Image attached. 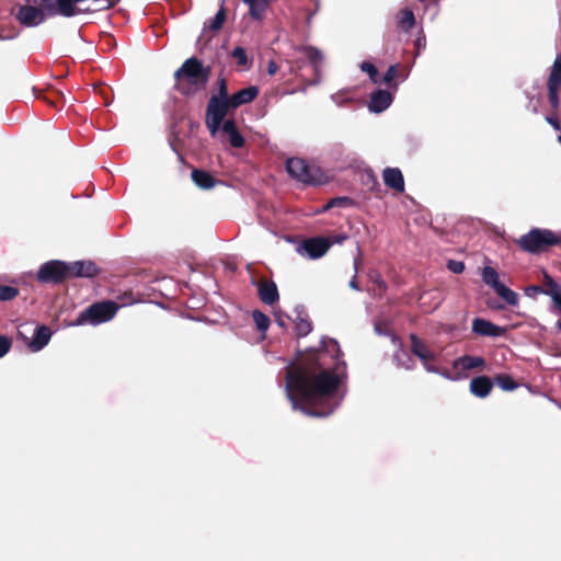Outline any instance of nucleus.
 <instances>
[{"instance_id": "obj_33", "label": "nucleus", "mask_w": 561, "mask_h": 561, "mask_svg": "<svg viewBox=\"0 0 561 561\" xmlns=\"http://www.w3.org/2000/svg\"><path fill=\"white\" fill-rule=\"evenodd\" d=\"M354 205V201L347 196H339L331 198L328 204L324 206V209H330L333 207H350Z\"/></svg>"}, {"instance_id": "obj_1", "label": "nucleus", "mask_w": 561, "mask_h": 561, "mask_svg": "<svg viewBox=\"0 0 561 561\" xmlns=\"http://www.w3.org/2000/svg\"><path fill=\"white\" fill-rule=\"evenodd\" d=\"M322 347L307 352L286 368V392L293 409L308 416L325 417L335 409L346 363L339 343L323 339Z\"/></svg>"}, {"instance_id": "obj_44", "label": "nucleus", "mask_w": 561, "mask_h": 561, "mask_svg": "<svg viewBox=\"0 0 561 561\" xmlns=\"http://www.w3.org/2000/svg\"><path fill=\"white\" fill-rule=\"evenodd\" d=\"M447 267L455 274H460L465 271V264L461 261L449 260Z\"/></svg>"}, {"instance_id": "obj_46", "label": "nucleus", "mask_w": 561, "mask_h": 561, "mask_svg": "<svg viewBox=\"0 0 561 561\" xmlns=\"http://www.w3.org/2000/svg\"><path fill=\"white\" fill-rule=\"evenodd\" d=\"M238 128L232 119H228L226 122H222V131L228 134L229 136L237 131Z\"/></svg>"}, {"instance_id": "obj_28", "label": "nucleus", "mask_w": 561, "mask_h": 561, "mask_svg": "<svg viewBox=\"0 0 561 561\" xmlns=\"http://www.w3.org/2000/svg\"><path fill=\"white\" fill-rule=\"evenodd\" d=\"M493 382L496 383L504 391H513L518 388V382L507 374H497L493 378Z\"/></svg>"}, {"instance_id": "obj_43", "label": "nucleus", "mask_w": 561, "mask_h": 561, "mask_svg": "<svg viewBox=\"0 0 561 561\" xmlns=\"http://www.w3.org/2000/svg\"><path fill=\"white\" fill-rule=\"evenodd\" d=\"M218 84H219V88H218V98L220 99H224V100H229L230 96L228 95V85H227V81L225 78H219L218 80Z\"/></svg>"}, {"instance_id": "obj_24", "label": "nucleus", "mask_w": 561, "mask_h": 561, "mask_svg": "<svg viewBox=\"0 0 561 561\" xmlns=\"http://www.w3.org/2000/svg\"><path fill=\"white\" fill-rule=\"evenodd\" d=\"M57 14L66 18H71L80 13V10L75 5L78 0H56Z\"/></svg>"}, {"instance_id": "obj_50", "label": "nucleus", "mask_w": 561, "mask_h": 561, "mask_svg": "<svg viewBox=\"0 0 561 561\" xmlns=\"http://www.w3.org/2000/svg\"><path fill=\"white\" fill-rule=\"evenodd\" d=\"M277 70H278V66L276 65L275 61L271 60L267 65L268 75L273 76L277 72Z\"/></svg>"}, {"instance_id": "obj_27", "label": "nucleus", "mask_w": 561, "mask_h": 561, "mask_svg": "<svg viewBox=\"0 0 561 561\" xmlns=\"http://www.w3.org/2000/svg\"><path fill=\"white\" fill-rule=\"evenodd\" d=\"M493 289L510 306H516L518 304V295L514 290L506 287L504 284L501 283Z\"/></svg>"}, {"instance_id": "obj_39", "label": "nucleus", "mask_w": 561, "mask_h": 561, "mask_svg": "<svg viewBox=\"0 0 561 561\" xmlns=\"http://www.w3.org/2000/svg\"><path fill=\"white\" fill-rule=\"evenodd\" d=\"M41 9L47 12L48 15L54 16L57 14V2L53 0H41Z\"/></svg>"}, {"instance_id": "obj_13", "label": "nucleus", "mask_w": 561, "mask_h": 561, "mask_svg": "<svg viewBox=\"0 0 561 561\" xmlns=\"http://www.w3.org/2000/svg\"><path fill=\"white\" fill-rule=\"evenodd\" d=\"M472 332L479 336L496 337L503 335L506 330L489 320L476 318L472 321Z\"/></svg>"}, {"instance_id": "obj_45", "label": "nucleus", "mask_w": 561, "mask_h": 561, "mask_svg": "<svg viewBox=\"0 0 561 561\" xmlns=\"http://www.w3.org/2000/svg\"><path fill=\"white\" fill-rule=\"evenodd\" d=\"M539 294H543V287L540 285H530L525 288V295L527 297L536 298Z\"/></svg>"}, {"instance_id": "obj_20", "label": "nucleus", "mask_w": 561, "mask_h": 561, "mask_svg": "<svg viewBox=\"0 0 561 561\" xmlns=\"http://www.w3.org/2000/svg\"><path fill=\"white\" fill-rule=\"evenodd\" d=\"M191 178L194 184L202 190H210L219 183L209 172L202 169H193Z\"/></svg>"}, {"instance_id": "obj_49", "label": "nucleus", "mask_w": 561, "mask_h": 561, "mask_svg": "<svg viewBox=\"0 0 561 561\" xmlns=\"http://www.w3.org/2000/svg\"><path fill=\"white\" fill-rule=\"evenodd\" d=\"M546 119L556 130H559L561 128L560 122L557 117L548 116Z\"/></svg>"}, {"instance_id": "obj_17", "label": "nucleus", "mask_w": 561, "mask_h": 561, "mask_svg": "<svg viewBox=\"0 0 561 561\" xmlns=\"http://www.w3.org/2000/svg\"><path fill=\"white\" fill-rule=\"evenodd\" d=\"M392 94L387 90H377L370 94L369 110L374 113H381L392 103Z\"/></svg>"}, {"instance_id": "obj_19", "label": "nucleus", "mask_w": 561, "mask_h": 561, "mask_svg": "<svg viewBox=\"0 0 561 561\" xmlns=\"http://www.w3.org/2000/svg\"><path fill=\"white\" fill-rule=\"evenodd\" d=\"M259 92V88L255 85L241 89L240 91L233 93L230 96V106L234 110L240 107L241 105L251 103L253 100L257 98Z\"/></svg>"}, {"instance_id": "obj_4", "label": "nucleus", "mask_w": 561, "mask_h": 561, "mask_svg": "<svg viewBox=\"0 0 561 561\" xmlns=\"http://www.w3.org/2000/svg\"><path fill=\"white\" fill-rule=\"evenodd\" d=\"M118 310V305L112 300H103L100 302L92 304L84 310H82L73 325L92 324L96 325L103 322H107L114 318Z\"/></svg>"}, {"instance_id": "obj_25", "label": "nucleus", "mask_w": 561, "mask_h": 561, "mask_svg": "<svg viewBox=\"0 0 561 561\" xmlns=\"http://www.w3.org/2000/svg\"><path fill=\"white\" fill-rule=\"evenodd\" d=\"M225 1H222L220 9L216 13V15L205 23L204 30L210 31V32H218L221 30L225 21H226V9L224 7Z\"/></svg>"}, {"instance_id": "obj_16", "label": "nucleus", "mask_w": 561, "mask_h": 561, "mask_svg": "<svg viewBox=\"0 0 561 561\" xmlns=\"http://www.w3.org/2000/svg\"><path fill=\"white\" fill-rule=\"evenodd\" d=\"M230 108L232 107L230 106L229 100H224L213 95L210 96L207 104L206 116L224 121Z\"/></svg>"}, {"instance_id": "obj_38", "label": "nucleus", "mask_w": 561, "mask_h": 561, "mask_svg": "<svg viewBox=\"0 0 561 561\" xmlns=\"http://www.w3.org/2000/svg\"><path fill=\"white\" fill-rule=\"evenodd\" d=\"M398 71L399 65H391L383 75L382 82L388 85H391L392 81L398 76Z\"/></svg>"}, {"instance_id": "obj_29", "label": "nucleus", "mask_w": 561, "mask_h": 561, "mask_svg": "<svg viewBox=\"0 0 561 561\" xmlns=\"http://www.w3.org/2000/svg\"><path fill=\"white\" fill-rule=\"evenodd\" d=\"M301 50L304 51L309 62L314 67V69L321 65L323 55L318 48L313 46H305L301 48Z\"/></svg>"}, {"instance_id": "obj_35", "label": "nucleus", "mask_w": 561, "mask_h": 561, "mask_svg": "<svg viewBox=\"0 0 561 561\" xmlns=\"http://www.w3.org/2000/svg\"><path fill=\"white\" fill-rule=\"evenodd\" d=\"M231 56L237 60V64L239 66H248L249 64V58H248V55H247V51L243 47L241 46H237L233 48V50L231 51Z\"/></svg>"}, {"instance_id": "obj_3", "label": "nucleus", "mask_w": 561, "mask_h": 561, "mask_svg": "<svg viewBox=\"0 0 561 561\" xmlns=\"http://www.w3.org/2000/svg\"><path fill=\"white\" fill-rule=\"evenodd\" d=\"M561 239L549 229L533 228L526 234L516 240L517 245L524 252L538 254L550 247L559 245Z\"/></svg>"}, {"instance_id": "obj_2", "label": "nucleus", "mask_w": 561, "mask_h": 561, "mask_svg": "<svg viewBox=\"0 0 561 561\" xmlns=\"http://www.w3.org/2000/svg\"><path fill=\"white\" fill-rule=\"evenodd\" d=\"M209 76V67H204L196 57L187 58L174 72V89L184 96H193L205 89Z\"/></svg>"}, {"instance_id": "obj_53", "label": "nucleus", "mask_w": 561, "mask_h": 561, "mask_svg": "<svg viewBox=\"0 0 561 561\" xmlns=\"http://www.w3.org/2000/svg\"><path fill=\"white\" fill-rule=\"evenodd\" d=\"M377 284H378L379 288H381V289H386V283H385L382 279H379V280L377 282Z\"/></svg>"}, {"instance_id": "obj_40", "label": "nucleus", "mask_w": 561, "mask_h": 561, "mask_svg": "<svg viewBox=\"0 0 561 561\" xmlns=\"http://www.w3.org/2000/svg\"><path fill=\"white\" fill-rule=\"evenodd\" d=\"M224 121L206 116L205 124L213 136L216 135Z\"/></svg>"}, {"instance_id": "obj_22", "label": "nucleus", "mask_w": 561, "mask_h": 561, "mask_svg": "<svg viewBox=\"0 0 561 561\" xmlns=\"http://www.w3.org/2000/svg\"><path fill=\"white\" fill-rule=\"evenodd\" d=\"M249 5V14L253 20L262 21L266 9L273 0H242Z\"/></svg>"}, {"instance_id": "obj_11", "label": "nucleus", "mask_w": 561, "mask_h": 561, "mask_svg": "<svg viewBox=\"0 0 561 561\" xmlns=\"http://www.w3.org/2000/svg\"><path fill=\"white\" fill-rule=\"evenodd\" d=\"M485 367L486 362L482 356L462 355L453 362V368L458 371L457 376L459 374L460 376H466L461 374V371L473 369L484 370Z\"/></svg>"}, {"instance_id": "obj_26", "label": "nucleus", "mask_w": 561, "mask_h": 561, "mask_svg": "<svg viewBox=\"0 0 561 561\" xmlns=\"http://www.w3.org/2000/svg\"><path fill=\"white\" fill-rule=\"evenodd\" d=\"M397 24L405 32L412 30L415 25L414 13L410 9L401 10L397 15Z\"/></svg>"}, {"instance_id": "obj_10", "label": "nucleus", "mask_w": 561, "mask_h": 561, "mask_svg": "<svg viewBox=\"0 0 561 561\" xmlns=\"http://www.w3.org/2000/svg\"><path fill=\"white\" fill-rule=\"evenodd\" d=\"M18 334L27 343L32 352H38L49 343L53 332L49 327L39 325L35 329L34 336L31 341H28L21 331H18Z\"/></svg>"}, {"instance_id": "obj_47", "label": "nucleus", "mask_w": 561, "mask_h": 561, "mask_svg": "<svg viewBox=\"0 0 561 561\" xmlns=\"http://www.w3.org/2000/svg\"><path fill=\"white\" fill-rule=\"evenodd\" d=\"M325 239H329L330 247H331L332 244H335V243H342L343 241H345L347 239V236L344 233L333 234V236L327 237Z\"/></svg>"}, {"instance_id": "obj_32", "label": "nucleus", "mask_w": 561, "mask_h": 561, "mask_svg": "<svg viewBox=\"0 0 561 561\" xmlns=\"http://www.w3.org/2000/svg\"><path fill=\"white\" fill-rule=\"evenodd\" d=\"M252 317L257 330L264 332L268 329L271 320L265 313L260 310H254Z\"/></svg>"}, {"instance_id": "obj_7", "label": "nucleus", "mask_w": 561, "mask_h": 561, "mask_svg": "<svg viewBox=\"0 0 561 561\" xmlns=\"http://www.w3.org/2000/svg\"><path fill=\"white\" fill-rule=\"evenodd\" d=\"M561 87V53L557 55L547 80L548 101L553 110L560 105L559 90Z\"/></svg>"}, {"instance_id": "obj_23", "label": "nucleus", "mask_w": 561, "mask_h": 561, "mask_svg": "<svg viewBox=\"0 0 561 561\" xmlns=\"http://www.w3.org/2000/svg\"><path fill=\"white\" fill-rule=\"evenodd\" d=\"M312 330V323L308 319L307 313L300 309L296 310L295 318V332L298 337H304L308 335Z\"/></svg>"}, {"instance_id": "obj_36", "label": "nucleus", "mask_w": 561, "mask_h": 561, "mask_svg": "<svg viewBox=\"0 0 561 561\" xmlns=\"http://www.w3.org/2000/svg\"><path fill=\"white\" fill-rule=\"evenodd\" d=\"M422 363L424 365V368L428 373L440 374L445 378H448V379H451V380H457V379L466 378V376H460V374L458 375V377H451V375H450V373L448 370H439L436 366L432 365L430 362H422Z\"/></svg>"}, {"instance_id": "obj_30", "label": "nucleus", "mask_w": 561, "mask_h": 561, "mask_svg": "<svg viewBox=\"0 0 561 561\" xmlns=\"http://www.w3.org/2000/svg\"><path fill=\"white\" fill-rule=\"evenodd\" d=\"M482 280L485 285L490 286L491 288L496 287L499 284H501L499 279V273L494 267L491 266H484L481 273Z\"/></svg>"}, {"instance_id": "obj_54", "label": "nucleus", "mask_w": 561, "mask_h": 561, "mask_svg": "<svg viewBox=\"0 0 561 561\" xmlns=\"http://www.w3.org/2000/svg\"><path fill=\"white\" fill-rule=\"evenodd\" d=\"M557 328L561 331V319L557 322Z\"/></svg>"}, {"instance_id": "obj_48", "label": "nucleus", "mask_w": 561, "mask_h": 561, "mask_svg": "<svg viewBox=\"0 0 561 561\" xmlns=\"http://www.w3.org/2000/svg\"><path fill=\"white\" fill-rule=\"evenodd\" d=\"M553 307L561 312V289L554 294L552 297Z\"/></svg>"}, {"instance_id": "obj_18", "label": "nucleus", "mask_w": 561, "mask_h": 561, "mask_svg": "<svg viewBox=\"0 0 561 561\" xmlns=\"http://www.w3.org/2000/svg\"><path fill=\"white\" fill-rule=\"evenodd\" d=\"M382 179L387 187L398 193L404 192V179L399 168H386L382 171Z\"/></svg>"}, {"instance_id": "obj_37", "label": "nucleus", "mask_w": 561, "mask_h": 561, "mask_svg": "<svg viewBox=\"0 0 561 561\" xmlns=\"http://www.w3.org/2000/svg\"><path fill=\"white\" fill-rule=\"evenodd\" d=\"M360 68H362L363 71L368 73L370 80L374 83H378L379 82V80H378V70L375 67V65L365 61V62L362 64Z\"/></svg>"}, {"instance_id": "obj_55", "label": "nucleus", "mask_w": 561, "mask_h": 561, "mask_svg": "<svg viewBox=\"0 0 561 561\" xmlns=\"http://www.w3.org/2000/svg\"><path fill=\"white\" fill-rule=\"evenodd\" d=\"M558 139H559V141H560V144H561V135L559 136V138H558Z\"/></svg>"}, {"instance_id": "obj_8", "label": "nucleus", "mask_w": 561, "mask_h": 561, "mask_svg": "<svg viewBox=\"0 0 561 561\" xmlns=\"http://www.w3.org/2000/svg\"><path fill=\"white\" fill-rule=\"evenodd\" d=\"M329 249V239L324 237H313L304 240L297 250L301 254L306 253L310 259H319L323 256Z\"/></svg>"}, {"instance_id": "obj_34", "label": "nucleus", "mask_w": 561, "mask_h": 561, "mask_svg": "<svg viewBox=\"0 0 561 561\" xmlns=\"http://www.w3.org/2000/svg\"><path fill=\"white\" fill-rule=\"evenodd\" d=\"M19 296V289L9 285H0V301H10Z\"/></svg>"}, {"instance_id": "obj_9", "label": "nucleus", "mask_w": 561, "mask_h": 561, "mask_svg": "<svg viewBox=\"0 0 561 561\" xmlns=\"http://www.w3.org/2000/svg\"><path fill=\"white\" fill-rule=\"evenodd\" d=\"M20 24L26 27H34L45 21V13L41 8L33 5H21L15 14Z\"/></svg>"}, {"instance_id": "obj_12", "label": "nucleus", "mask_w": 561, "mask_h": 561, "mask_svg": "<svg viewBox=\"0 0 561 561\" xmlns=\"http://www.w3.org/2000/svg\"><path fill=\"white\" fill-rule=\"evenodd\" d=\"M69 278L88 277L92 278L100 273V268L93 261H76L68 263Z\"/></svg>"}, {"instance_id": "obj_31", "label": "nucleus", "mask_w": 561, "mask_h": 561, "mask_svg": "<svg viewBox=\"0 0 561 561\" xmlns=\"http://www.w3.org/2000/svg\"><path fill=\"white\" fill-rule=\"evenodd\" d=\"M543 295L552 297L557 294L561 286L548 274L543 273Z\"/></svg>"}, {"instance_id": "obj_14", "label": "nucleus", "mask_w": 561, "mask_h": 561, "mask_svg": "<svg viewBox=\"0 0 561 561\" xmlns=\"http://www.w3.org/2000/svg\"><path fill=\"white\" fill-rule=\"evenodd\" d=\"M257 294L260 300L268 306L274 305L279 299V294L275 282L265 278L259 280Z\"/></svg>"}, {"instance_id": "obj_5", "label": "nucleus", "mask_w": 561, "mask_h": 561, "mask_svg": "<svg viewBox=\"0 0 561 561\" xmlns=\"http://www.w3.org/2000/svg\"><path fill=\"white\" fill-rule=\"evenodd\" d=\"M69 278L68 263L51 260L41 265L36 279L43 284H60Z\"/></svg>"}, {"instance_id": "obj_52", "label": "nucleus", "mask_w": 561, "mask_h": 561, "mask_svg": "<svg viewBox=\"0 0 561 561\" xmlns=\"http://www.w3.org/2000/svg\"><path fill=\"white\" fill-rule=\"evenodd\" d=\"M119 0H107V9L113 8Z\"/></svg>"}, {"instance_id": "obj_41", "label": "nucleus", "mask_w": 561, "mask_h": 561, "mask_svg": "<svg viewBox=\"0 0 561 561\" xmlns=\"http://www.w3.org/2000/svg\"><path fill=\"white\" fill-rule=\"evenodd\" d=\"M229 142L233 148H241L244 145V138L239 130L229 136Z\"/></svg>"}, {"instance_id": "obj_6", "label": "nucleus", "mask_w": 561, "mask_h": 561, "mask_svg": "<svg viewBox=\"0 0 561 561\" xmlns=\"http://www.w3.org/2000/svg\"><path fill=\"white\" fill-rule=\"evenodd\" d=\"M286 170L293 179L305 184L320 183L317 178L318 169L312 168L301 158H289L286 161Z\"/></svg>"}, {"instance_id": "obj_51", "label": "nucleus", "mask_w": 561, "mask_h": 561, "mask_svg": "<svg viewBox=\"0 0 561 561\" xmlns=\"http://www.w3.org/2000/svg\"><path fill=\"white\" fill-rule=\"evenodd\" d=\"M350 286H351L353 289L359 290V287H358V283H357L356 276H354V277L351 279V282H350Z\"/></svg>"}, {"instance_id": "obj_21", "label": "nucleus", "mask_w": 561, "mask_h": 561, "mask_svg": "<svg viewBox=\"0 0 561 561\" xmlns=\"http://www.w3.org/2000/svg\"><path fill=\"white\" fill-rule=\"evenodd\" d=\"M410 341L412 353L422 362H432L436 358L435 354L415 334L410 335Z\"/></svg>"}, {"instance_id": "obj_42", "label": "nucleus", "mask_w": 561, "mask_h": 561, "mask_svg": "<svg viewBox=\"0 0 561 561\" xmlns=\"http://www.w3.org/2000/svg\"><path fill=\"white\" fill-rule=\"evenodd\" d=\"M12 346V341L5 335H0V358L3 357Z\"/></svg>"}, {"instance_id": "obj_15", "label": "nucleus", "mask_w": 561, "mask_h": 561, "mask_svg": "<svg viewBox=\"0 0 561 561\" xmlns=\"http://www.w3.org/2000/svg\"><path fill=\"white\" fill-rule=\"evenodd\" d=\"M494 382L486 375L473 377L469 383V390L477 398H486L493 389Z\"/></svg>"}]
</instances>
